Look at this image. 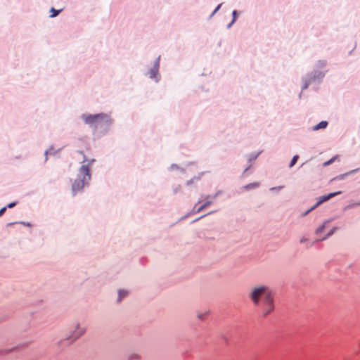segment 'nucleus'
I'll list each match as a JSON object with an SVG mask.
<instances>
[{
  "label": "nucleus",
  "mask_w": 360,
  "mask_h": 360,
  "mask_svg": "<svg viewBox=\"0 0 360 360\" xmlns=\"http://www.w3.org/2000/svg\"><path fill=\"white\" fill-rule=\"evenodd\" d=\"M341 193V191H338V192H335V193H329L328 195H323V196H321L319 199V200L316 202V204L315 205H314L310 210H309L305 214H308L309 212H310L311 210H314L316 207H317L318 206H319L321 203H323V202L325 201H327L329 199H330L331 198L337 195H339Z\"/></svg>",
  "instance_id": "nucleus-4"
},
{
  "label": "nucleus",
  "mask_w": 360,
  "mask_h": 360,
  "mask_svg": "<svg viewBox=\"0 0 360 360\" xmlns=\"http://www.w3.org/2000/svg\"><path fill=\"white\" fill-rule=\"evenodd\" d=\"M220 6H221V4L218 5L217 7L215 8L213 13H215L219 9Z\"/></svg>",
  "instance_id": "nucleus-19"
},
{
  "label": "nucleus",
  "mask_w": 360,
  "mask_h": 360,
  "mask_svg": "<svg viewBox=\"0 0 360 360\" xmlns=\"http://www.w3.org/2000/svg\"><path fill=\"white\" fill-rule=\"evenodd\" d=\"M127 295V292L123 290H120L118 292V302H120L121 300L124 297Z\"/></svg>",
  "instance_id": "nucleus-8"
},
{
  "label": "nucleus",
  "mask_w": 360,
  "mask_h": 360,
  "mask_svg": "<svg viewBox=\"0 0 360 360\" xmlns=\"http://www.w3.org/2000/svg\"><path fill=\"white\" fill-rule=\"evenodd\" d=\"M232 14H233V22H232V23H233L235 21V20H236V14H237L236 11H233Z\"/></svg>",
  "instance_id": "nucleus-18"
},
{
  "label": "nucleus",
  "mask_w": 360,
  "mask_h": 360,
  "mask_svg": "<svg viewBox=\"0 0 360 360\" xmlns=\"http://www.w3.org/2000/svg\"><path fill=\"white\" fill-rule=\"evenodd\" d=\"M85 332V328L77 325L76 326L75 330L72 333V334L68 338V340H70V342H72L77 338H79L81 335H82Z\"/></svg>",
  "instance_id": "nucleus-5"
},
{
  "label": "nucleus",
  "mask_w": 360,
  "mask_h": 360,
  "mask_svg": "<svg viewBox=\"0 0 360 360\" xmlns=\"http://www.w3.org/2000/svg\"><path fill=\"white\" fill-rule=\"evenodd\" d=\"M157 73H158V68H154L150 70L149 76L150 78H155L156 77Z\"/></svg>",
  "instance_id": "nucleus-9"
},
{
  "label": "nucleus",
  "mask_w": 360,
  "mask_h": 360,
  "mask_svg": "<svg viewBox=\"0 0 360 360\" xmlns=\"http://www.w3.org/2000/svg\"><path fill=\"white\" fill-rule=\"evenodd\" d=\"M332 234V232H330L328 234V236H330Z\"/></svg>",
  "instance_id": "nucleus-22"
},
{
  "label": "nucleus",
  "mask_w": 360,
  "mask_h": 360,
  "mask_svg": "<svg viewBox=\"0 0 360 360\" xmlns=\"http://www.w3.org/2000/svg\"><path fill=\"white\" fill-rule=\"evenodd\" d=\"M6 207H4L0 210V217L6 212Z\"/></svg>",
  "instance_id": "nucleus-15"
},
{
  "label": "nucleus",
  "mask_w": 360,
  "mask_h": 360,
  "mask_svg": "<svg viewBox=\"0 0 360 360\" xmlns=\"http://www.w3.org/2000/svg\"><path fill=\"white\" fill-rule=\"evenodd\" d=\"M60 11H61V10H55L53 8H52L51 9V12L52 13V14L51 15V17L53 18V17L57 16Z\"/></svg>",
  "instance_id": "nucleus-12"
},
{
  "label": "nucleus",
  "mask_w": 360,
  "mask_h": 360,
  "mask_svg": "<svg viewBox=\"0 0 360 360\" xmlns=\"http://www.w3.org/2000/svg\"><path fill=\"white\" fill-rule=\"evenodd\" d=\"M79 153L83 156V162H87V164H84L80 167L78 178L72 184V190L74 194L82 191L89 181L91 179L90 166L95 161L94 159L87 160L82 151H79Z\"/></svg>",
  "instance_id": "nucleus-2"
},
{
  "label": "nucleus",
  "mask_w": 360,
  "mask_h": 360,
  "mask_svg": "<svg viewBox=\"0 0 360 360\" xmlns=\"http://www.w3.org/2000/svg\"><path fill=\"white\" fill-rule=\"evenodd\" d=\"M82 120L86 124L95 128L110 122V116L107 114L100 113L96 115H83Z\"/></svg>",
  "instance_id": "nucleus-3"
},
{
  "label": "nucleus",
  "mask_w": 360,
  "mask_h": 360,
  "mask_svg": "<svg viewBox=\"0 0 360 360\" xmlns=\"http://www.w3.org/2000/svg\"><path fill=\"white\" fill-rule=\"evenodd\" d=\"M358 170H359V169H355V170H352V171H351L349 174H352V173H354V172L358 171Z\"/></svg>",
  "instance_id": "nucleus-20"
},
{
  "label": "nucleus",
  "mask_w": 360,
  "mask_h": 360,
  "mask_svg": "<svg viewBox=\"0 0 360 360\" xmlns=\"http://www.w3.org/2000/svg\"><path fill=\"white\" fill-rule=\"evenodd\" d=\"M15 204H16L15 202H11V203H9V204L7 205L6 208H7V207H8V208H12V207H13L15 205Z\"/></svg>",
  "instance_id": "nucleus-16"
},
{
  "label": "nucleus",
  "mask_w": 360,
  "mask_h": 360,
  "mask_svg": "<svg viewBox=\"0 0 360 360\" xmlns=\"http://www.w3.org/2000/svg\"><path fill=\"white\" fill-rule=\"evenodd\" d=\"M307 87H308V84H306L304 86L303 89H307Z\"/></svg>",
  "instance_id": "nucleus-21"
},
{
  "label": "nucleus",
  "mask_w": 360,
  "mask_h": 360,
  "mask_svg": "<svg viewBox=\"0 0 360 360\" xmlns=\"http://www.w3.org/2000/svg\"><path fill=\"white\" fill-rule=\"evenodd\" d=\"M357 205H360V202L356 204Z\"/></svg>",
  "instance_id": "nucleus-23"
},
{
  "label": "nucleus",
  "mask_w": 360,
  "mask_h": 360,
  "mask_svg": "<svg viewBox=\"0 0 360 360\" xmlns=\"http://www.w3.org/2000/svg\"><path fill=\"white\" fill-rule=\"evenodd\" d=\"M335 158H336V157H333V158H331L330 160H329L328 161L325 162L323 164V165L324 167H326V166H328V165H329L332 164V163L335 161Z\"/></svg>",
  "instance_id": "nucleus-13"
},
{
  "label": "nucleus",
  "mask_w": 360,
  "mask_h": 360,
  "mask_svg": "<svg viewBox=\"0 0 360 360\" xmlns=\"http://www.w3.org/2000/svg\"><path fill=\"white\" fill-rule=\"evenodd\" d=\"M130 360H139V356L136 354H132L129 356Z\"/></svg>",
  "instance_id": "nucleus-14"
},
{
  "label": "nucleus",
  "mask_w": 360,
  "mask_h": 360,
  "mask_svg": "<svg viewBox=\"0 0 360 360\" xmlns=\"http://www.w3.org/2000/svg\"><path fill=\"white\" fill-rule=\"evenodd\" d=\"M210 204H211V202H210V201H207V202H205L202 205L200 206V207L197 209V212H200V211H202V210H204L205 208H206L207 207H208Z\"/></svg>",
  "instance_id": "nucleus-10"
},
{
  "label": "nucleus",
  "mask_w": 360,
  "mask_h": 360,
  "mask_svg": "<svg viewBox=\"0 0 360 360\" xmlns=\"http://www.w3.org/2000/svg\"><path fill=\"white\" fill-rule=\"evenodd\" d=\"M259 186V183L254 182V183H251L248 185H245L243 187V188H245V190H250V189L257 188Z\"/></svg>",
  "instance_id": "nucleus-7"
},
{
  "label": "nucleus",
  "mask_w": 360,
  "mask_h": 360,
  "mask_svg": "<svg viewBox=\"0 0 360 360\" xmlns=\"http://www.w3.org/2000/svg\"><path fill=\"white\" fill-rule=\"evenodd\" d=\"M298 158H299V156H298L297 155H295L292 158V159L291 160V162H290V165H289V167H292L296 164V162H297V161Z\"/></svg>",
  "instance_id": "nucleus-11"
},
{
  "label": "nucleus",
  "mask_w": 360,
  "mask_h": 360,
  "mask_svg": "<svg viewBox=\"0 0 360 360\" xmlns=\"http://www.w3.org/2000/svg\"><path fill=\"white\" fill-rule=\"evenodd\" d=\"M328 126V122L326 121H321L316 125L313 127V130L317 131L321 129H325Z\"/></svg>",
  "instance_id": "nucleus-6"
},
{
  "label": "nucleus",
  "mask_w": 360,
  "mask_h": 360,
  "mask_svg": "<svg viewBox=\"0 0 360 360\" xmlns=\"http://www.w3.org/2000/svg\"><path fill=\"white\" fill-rule=\"evenodd\" d=\"M324 229V225L321 226V227H319V229H317L316 230V233H319V232L322 231Z\"/></svg>",
  "instance_id": "nucleus-17"
},
{
  "label": "nucleus",
  "mask_w": 360,
  "mask_h": 360,
  "mask_svg": "<svg viewBox=\"0 0 360 360\" xmlns=\"http://www.w3.org/2000/svg\"><path fill=\"white\" fill-rule=\"evenodd\" d=\"M249 298L255 306H260L263 316H266L274 309V296L270 288L266 285L252 288Z\"/></svg>",
  "instance_id": "nucleus-1"
}]
</instances>
